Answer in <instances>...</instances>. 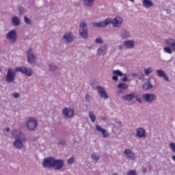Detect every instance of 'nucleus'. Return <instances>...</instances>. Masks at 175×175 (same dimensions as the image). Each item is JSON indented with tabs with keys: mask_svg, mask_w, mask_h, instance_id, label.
<instances>
[{
	"mask_svg": "<svg viewBox=\"0 0 175 175\" xmlns=\"http://www.w3.org/2000/svg\"><path fill=\"white\" fill-rule=\"evenodd\" d=\"M11 135L14 137L15 140L13 142V146L18 150L25 148V142H27V137L23 134L21 130H12Z\"/></svg>",
	"mask_w": 175,
	"mask_h": 175,
	"instance_id": "obj_1",
	"label": "nucleus"
},
{
	"mask_svg": "<svg viewBox=\"0 0 175 175\" xmlns=\"http://www.w3.org/2000/svg\"><path fill=\"white\" fill-rule=\"evenodd\" d=\"M112 73L113 75L112 77V79L114 81H117V80H118V76H124V77L122 79V81H123L124 83H129V81H132V80H133V79L131 78V74H124L120 70H114L112 71Z\"/></svg>",
	"mask_w": 175,
	"mask_h": 175,
	"instance_id": "obj_2",
	"label": "nucleus"
},
{
	"mask_svg": "<svg viewBox=\"0 0 175 175\" xmlns=\"http://www.w3.org/2000/svg\"><path fill=\"white\" fill-rule=\"evenodd\" d=\"M164 43L166 44V46H165L163 48L164 53H166V54H173L175 53V39L174 38H167L164 40Z\"/></svg>",
	"mask_w": 175,
	"mask_h": 175,
	"instance_id": "obj_3",
	"label": "nucleus"
},
{
	"mask_svg": "<svg viewBox=\"0 0 175 175\" xmlns=\"http://www.w3.org/2000/svg\"><path fill=\"white\" fill-rule=\"evenodd\" d=\"M25 124L29 131H35L38 127V120L33 117H29L25 120Z\"/></svg>",
	"mask_w": 175,
	"mask_h": 175,
	"instance_id": "obj_4",
	"label": "nucleus"
},
{
	"mask_svg": "<svg viewBox=\"0 0 175 175\" xmlns=\"http://www.w3.org/2000/svg\"><path fill=\"white\" fill-rule=\"evenodd\" d=\"M16 68H8L7 71V75L5 77V80L7 83H14L16 79Z\"/></svg>",
	"mask_w": 175,
	"mask_h": 175,
	"instance_id": "obj_5",
	"label": "nucleus"
},
{
	"mask_svg": "<svg viewBox=\"0 0 175 175\" xmlns=\"http://www.w3.org/2000/svg\"><path fill=\"white\" fill-rule=\"evenodd\" d=\"M79 34L83 39L88 38V29L87 28V23L81 22L79 24Z\"/></svg>",
	"mask_w": 175,
	"mask_h": 175,
	"instance_id": "obj_6",
	"label": "nucleus"
},
{
	"mask_svg": "<svg viewBox=\"0 0 175 175\" xmlns=\"http://www.w3.org/2000/svg\"><path fill=\"white\" fill-rule=\"evenodd\" d=\"M62 115L64 118H73L75 117V109L70 107H65L62 110Z\"/></svg>",
	"mask_w": 175,
	"mask_h": 175,
	"instance_id": "obj_7",
	"label": "nucleus"
},
{
	"mask_svg": "<svg viewBox=\"0 0 175 175\" xmlns=\"http://www.w3.org/2000/svg\"><path fill=\"white\" fill-rule=\"evenodd\" d=\"M6 39L10 43H16V40H17V31L16 30L10 31L6 35Z\"/></svg>",
	"mask_w": 175,
	"mask_h": 175,
	"instance_id": "obj_8",
	"label": "nucleus"
},
{
	"mask_svg": "<svg viewBox=\"0 0 175 175\" xmlns=\"http://www.w3.org/2000/svg\"><path fill=\"white\" fill-rule=\"evenodd\" d=\"M111 23L114 28H120L124 23V19L121 16H116L113 19L111 18Z\"/></svg>",
	"mask_w": 175,
	"mask_h": 175,
	"instance_id": "obj_9",
	"label": "nucleus"
},
{
	"mask_svg": "<svg viewBox=\"0 0 175 175\" xmlns=\"http://www.w3.org/2000/svg\"><path fill=\"white\" fill-rule=\"evenodd\" d=\"M111 24V18H108L103 22H96L93 23V27L95 28H105V27Z\"/></svg>",
	"mask_w": 175,
	"mask_h": 175,
	"instance_id": "obj_10",
	"label": "nucleus"
},
{
	"mask_svg": "<svg viewBox=\"0 0 175 175\" xmlns=\"http://www.w3.org/2000/svg\"><path fill=\"white\" fill-rule=\"evenodd\" d=\"M16 71L21 72V73L25 75V76H27L28 77H31V76L33 75L32 69L27 67H16Z\"/></svg>",
	"mask_w": 175,
	"mask_h": 175,
	"instance_id": "obj_11",
	"label": "nucleus"
},
{
	"mask_svg": "<svg viewBox=\"0 0 175 175\" xmlns=\"http://www.w3.org/2000/svg\"><path fill=\"white\" fill-rule=\"evenodd\" d=\"M143 98L145 102H147L148 103H152V102L157 100V94L146 93L144 94Z\"/></svg>",
	"mask_w": 175,
	"mask_h": 175,
	"instance_id": "obj_12",
	"label": "nucleus"
},
{
	"mask_svg": "<svg viewBox=\"0 0 175 175\" xmlns=\"http://www.w3.org/2000/svg\"><path fill=\"white\" fill-rule=\"evenodd\" d=\"M64 167V161L62 159H53V165L52 168L55 170H61Z\"/></svg>",
	"mask_w": 175,
	"mask_h": 175,
	"instance_id": "obj_13",
	"label": "nucleus"
},
{
	"mask_svg": "<svg viewBox=\"0 0 175 175\" xmlns=\"http://www.w3.org/2000/svg\"><path fill=\"white\" fill-rule=\"evenodd\" d=\"M27 59L29 64H35L36 62V56L33 54L32 49H29L27 51Z\"/></svg>",
	"mask_w": 175,
	"mask_h": 175,
	"instance_id": "obj_14",
	"label": "nucleus"
},
{
	"mask_svg": "<svg viewBox=\"0 0 175 175\" xmlns=\"http://www.w3.org/2000/svg\"><path fill=\"white\" fill-rule=\"evenodd\" d=\"M136 137L139 139H146V137H147L146 129L143 127L138 128L136 130Z\"/></svg>",
	"mask_w": 175,
	"mask_h": 175,
	"instance_id": "obj_15",
	"label": "nucleus"
},
{
	"mask_svg": "<svg viewBox=\"0 0 175 175\" xmlns=\"http://www.w3.org/2000/svg\"><path fill=\"white\" fill-rule=\"evenodd\" d=\"M54 163V157H46L44 159L42 162L43 167H51L53 168V165Z\"/></svg>",
	"mask_w": 175,
	"mask_h": 175,
	"instance_id": "obj_16",
	"label": "nucleus"
},
{
	"mask_svg": "<svg viewBox=\"0 0 175 175\" xmlns=\"http://www.w3.org/2000/svg\"><path fill=\"white\" fill-rule=\"evenodd\" d=\"M124 154L128 159H131V161H135L136 159V155L131 149H125Z\"/></svg>",
	"mask_w": 175,
	"mask_h": 175,
	"instance_id": "obj_17",
	"label": "nucleus"
},
{
	"mask_svg": "<svg viewBox=\"0 0 175 175\" xmlns=\"http://www.w3.org/2000/svg\"><path fill=\"white\" fill-rule=\"evenodd\" d=\"M97 91L101 98H103V99H109V96L107 95L106 89H105V88L102 86H98Z\"/></svg>",
	"mask_w": 175,
	"mask_h": 175,
	"instance_id": "obj_18",
	"label": "nucleus"
},
{
	"mask_svg": "<svg viewBox=\"0 0 175 175\" xmlns=\"http://www.w3.org/2000/svg\"><path fill=\"white\" fill-rule=\"evenodd\" d=\"M74 38L75 36H73V33L71 32L66 33L63 36V40H64L66 43L73 42Z\"/></svg>",
	"mask_w": 175,
	"mask_h": 175,
	"instance_id": "obj_19",
	"label": "nucleus"
},
{
	"mask_svg": "<svg viewBox=\"0 0 175 175\" xmlns=\"http://www.w3.org/2000/svg\"><path fill=\"white\" fill-rule=\"evenodd\" d=\"M124 49H132L135 48V41L133 40H127L124 41Z\"/></svg>",
	"mask_w": 175,
	"mask_h": 175,
	"instance_id": "obj_20",
	"label": "nucleus"
},
{
	"mask_svg": "<svg viewBox=\"0 0 175 175\" xmlns=\"http://www.w3.org/2000/svg\"><path fill=\"white\" fill-rule=\"evenodd\" d=\"M156 73L159 77H163L165 81H170L169 77H167L166 72H165V71H163V70H157Z\"/></svg>",
	"mask_w": 175,
	"mask_h": 175,
	"instance_id": "obj_21",
	"label": "nucleus"
},
{
	"mask_svg": "<svg viewBox=\"0 0 175 175\" xmlns=\"http://www.w3.org/2000/svg\"><path fill=\"white\" fill-rule=\"evenodd\" d=\"M107 53V45H103L97 50V55H105Z\"/></svg>",
	"mask_w": 175,
	"mask_h": 175,
	"instance_id": "obj_22",
	"label": "nucleus"
},
{
	"mask_svg": "<svg viewBox=\"0 0 175 175\" xmlns=\"http://www.w3.org/2000/svg\"><path fill=\"white\" fill-rule=\"evenodd\" d=\"M120 38L122 39H131L132 38V34L128 30H123L120 32Z\"/></svg>",
	"mask_w": 175,
	"mask_h": 175,
	"instance_id": "obj_23",
	"label": "nucleus"
},
{
	"mask_svg": "<svg viewBox=\"0 0 175 175\" xmlns=\"http://www.w3.org/2000/svg\"><path fill=\"white\" fill-rule=\"evenodd\" d=\"M96 129L98 132H100V133H101V135H103V137H107L109 136V133H107V131L103 128H101L100 126L96 124Z\"/></svg>",
	"mask_w": 175,
	"mask_h": 175,
	"instance_id": "obj_24",
	"label": "nucleus"
},
{
	"mask_svg": "<svg viewBox=\"0 0 175 175\" xmlns=\"http://www.w3.org/2000/svg\"><path fill=\"white\" fill-rule=\"evenodd\" d=\"M143 90H145V91H148L151 90V88H154V85L151 84V81H150V79L148 80L147 83H145L142 85Z\"/></svg>",
	"mask_w": 175,
	"mask_h": 175,
	"instance_id": "obj_25",
	"label": "nucleus"
},
{
	"mask_svg": "<svg viewBox=\"0 0 175 175\" xmlns=\"http://www.w3.org/2000/svg\"><path fill=\"white\" fill-rule=\"evenodd\" d=\"M142 5L144 8H152L154 6V2L151 0H142Z\"/></svg>",
	"mask_w": 175,
	"mask_h": 175,
	"instance_id": "obj_26",
	"label": "nucleus"
},
{
	"mask_svg": "<svg viewBox=\"0 0 175 175\" xmlns=\"http://www.w3.org/2000/svg\"><path fill=\"white\" fill-rule=\"evenodd\" d=\"M12 24L14 25V27H18L20 24H21V22L20 21V18L17 16H13L12 18Z\"/></svg>",
	"mask_w": 175,
	"mask_h": 175,
	"instance_id": "obj_27",
	"label": "nucleus"
},
{
	"mask_svg": "<svg viewBox=\"0 0 175 175\" xmlns=\"http://www.w3.org/2000/svg\"><path fill=\"white\" fill-rule=\"evenodd\" d=\"M136 94L133 93L131 94L122 96V98L124 99V100H132V99H134V98H136Z\"/></svg>",
	"mask_w": 175,
	"mask_h": 175,
	"instance_id": "obj_28",
	"label": "nucleus"
},
{
	"mask_svg": "<svg viewBox=\"0 0 175 175\" xmlns=\"http://www.w3.org/2000/svg\"><path fill=\"white\" fill-rule=\"evenodd\" d=\"M83 2L85 6H87L88 8H91L92 6H94L95 0H83Z\"/></svg>",
	"mask_w": 175,
	"mask_h": 175,
	"instance_id": "obj_29",
	"label": "nucleus"
},
{
	"mask_svg": "<svg viewBox=\"0 0 175 175\" xmlns=\"http://www.w3.org/2000/svg\"><path fill=\"white\" fill-rule=\"evenodd\" d=\"M154 69H152V67H148V68H144V74L146 75V76H148V75H151V73H152Z\"/></svg>",
	"mask_w": 175,
	"mask_h": 175,
	"instance_id": "obj_30",
	"label": "nucleus"
},
{
	"mask_svg": "<svg viewBox=\"0 0 175 175\" xmlns=\"http://www.w3.org/2000/svg\"><path fill=\"white\" fill-rule=\"evenodd\" d=\"M129 86L125 83H121L118 85V88L120 90H126Z\"/></svg>",
	"mask_w": 175,
	"mask_h": 175,
	"instance_id": "obj_31",
	"label": "nucleus"
},
{
	"mask_svg": "<svg viewBox=\"0 0 175 175\" xmlns=\"http://www.w3.org/2000/svg\"><path fill=\"white\" fill-rule=\"evenodd\" d=\"M89 117H90L92 122H95V121H96V116H95V113H94V112L90 111Z\"/></svg>",
	"mask_w": 175,
	"mask_h": 175,
	"instance_id": "obj_32",
	"label": "nucleus"
},
{
	"mask_svg": "<svg viewBox=\"0 0 175 175\" xmlns=\"http://www.w3.org/2000/svg\"><path fill=\"white\" fill-rule=\"evenodd\" d=\"M91 158L92 161H94L95 162H96V161L99 160V155L97 153H92L91 154Z\"/></svg>",
	"mask_w": 175,
	"mask_h": 175,
	"instance_id": "obj_33",
	"label": "nucleus"
},
{
	"mask_svg": "<svg viewBox=\"0 0 175 175\" xmlns=\"http://www.w3.org/2000/svg\"><path fill=\"white\" fill-rule=\"evenodd\" d=\"M49 69L50 70H51L52 72H55V70H57V69H58V68L57 67V66H55V64H51L49 66Z\"/></svg>",
	"mask_w": 175,
	"mask_h": 175,
	"instance_id": "obj_34",
	"label": "nucleus"
},
{
	"mask_svg": "<svg viewBox=\"0 0 175 175\" xmlns=\"http://www.w3.org/2000/svg\"><path fill=\"white\" fill-rule=\"evenodd\" d=\"M170 148L172 152H175V144L174 142H170Z\"/></svg>",
	"mask_w": 175,
	"mask_h": 175,
	"instance_id": "obj_35",
	"label": "nucleus"
},
{
	"mask_svg": "<svg viewBox=\"0 0 175 175\" xmlns=\"http://www.w3.org/2000/svg\"><path fill=\"white\" fill-rule=\"evenodd\" d=\"M95 42L97 44H102V43H103V40H102V38L98 37V38H96Z\"/></svg>",
	"mask_w": 175,
	"mask_h": 175,
	"instance_id": "obj_36",
	"label": "nucleus"
},
{
	"mask_svg": "<svg viewBox=\"0 0 175 175\" xmlns=\"http://www.w3.org/2000/svg\"><path fill=\"white\" fill-rule=\"evenodd\" d=\"M75 163V158L71 157L69 159H68L67 161V163H68V165H72Z\"/></svg>",
	"mask_w": 175,
	"mask_h": 175,
	"instance_id": "obj_37",
	"label": "nucleus"
},
{
	"mask_svg": "<svg viewBox=\"0 0 175 175\" xmlns=\"http://www.w3.org/2000/svg\"><path fill=\"white\" fill-rule=\"evenodd\" d=\"M25 23H26V24H31V19L27 16H25Z\"/></svg>",
	"mask_w": 175,
	"mask_h": 175,
	"instance_id": "obj_38",
	"label": "nucleus"
},
{
	"mask_svg": "<svg viewBox=\"0 0 175 175\" xmlns=\"http://www.w3.org/2000/svg\"><path fill=\"white\" fill-rule=\"evenodd\" d=\"M127 175H136V171L135 170H131L127 173Z\"/></svg>",
	"mask_w": 175,
	"mask_h": 175,
	"instance_id": "obj_39",
	"label": "nucleus"
},
{
	"mask_svg": "<svg viewBox=\"0 0 175 175\" xmlns=\"http://www.w3.org/2000/svg\"><path fill=\"white\" fill-rule=\"evenodd\" d=\"M13 97L15 98L16 99H17L18 98H20V94L18 93H14L12 94Z\"/></svg>",
	"mask_w": 175,
	"mask_h": 175,
	"instance_id": "obj_40",
	"label": "nucleus"
},
{
	"mask_svg": "<svg viewBox=\"0 0 175 175\" xmlns=\"http://www.w3.org/2000/svg\"><path fill=\"white\" fill-rule=\"evenodd\" d=\"M118 49L119 50H124V49H125V46H124V44H123V45H120L118 46Z\"/></svg>",
	"mask_w": 175,
	"mask_h": 175,
	"instance_id": "obj_41",
	"label": "nucleus"
},
{
	"mask_svg": "<svg viewBox=\"0 0 175 175\" xmlns=\"http://www.w3.org/2000/svg\"><path fill=\"white\" fill-rule=\"evenodd\" d=\"M85 99L88 100V102H90L91 100V96L86 95L85 96Z\"/></svg>",
	"mask_w": 175,
	"mask_h": 175,
	"instance_id": "obj_42",
	"label": "nucleus"
},
{
	"mask_svg": "<svg viewBox=\"0 0 175 175\" xmlns=\"http://www.w3.org/2000/svg\"><path fill=\"white\" fill-rule=\"evenodd\" d=\"M19 11H20V14H24V8H20Z\"/></svg>",
	"mask_w": 175,
	"mask_h": 175,
	"instance_id": "obj_43",
	"label": "nucleus"
},
{
	"mask_svg": "<svg viewBox=\"0 0 175 175\" xmlns=\"http://www.w3.org/2000/svg\"><path fill=\"white\" fill-rule=\"evenodd\" d=\"M139 80H144V75H142L140 77H138Z\"/></svg>",
	"mask_w": 175,
	"mask_h": 175,
	"instance_id": "obj_44",
	"label": "nucleus"
},
{
	"mask_svg": "<svg viewBox=\"0 0 175 175\" xmlns=\"http://www.w3.org/2000/svg\"><path fill=\"white\" fill-rule=\"evenodd\" d=\"M142 173H147V169H146V167L142 169Z\"/></svg>",
	"mask_w": 175,
	"mask_h": 175,
	"instance_id": "obj_45",
	"label": "nucleus"
},
{
	"mask_svg": "<svg viewBox=\"0 0 175 175\" xmlns=\"http://www.w3.org/2000/svg\"><path fill=\"white\" fill-rule=\"evenodd\" d=\"M131 76H133V77H136V76H137V74H136V73H131Z\"/></svg>",
	"mask_w": 175,
	"mask_h": 175,
	"instance_id": "obj_46",
	"label": "nucleus"
},
{
	"mask_svg": "<svg viewBox=\"0 0 175 175\" xmlns=\"http://www.w3.org/2000/svg\"><path fill=\"white\" fill-rule=\"evenodd\" d=\"M172 159L173 161L175 162V155H173Z\"/></svg>",
	"mask_w": 175,
	"mask_h": 175,
	"instance_id": "obj_47",
	"label": "nucleus"
},
{
	"mask_svg": "<svg viewBox=\"0 0 175 175\" xmlns=\"http://www.w3.org/2000/svg\"><path fill=\"white\" fill-rule=\"evenodd\" d=\"M10 128L8 127V128L6 129V131H7V132H10Z\"/></svg>",
	"mask_w": 175,
	"mask_h": 175,
	"instance_id": "obj_48",
	"label": "nucleus"
},
{
	"mask_svg": "<svg viewBox=\"0 0 175 175\" xmlns=\"http://www.w3.org/2000/svg\"><path fill=\"white\" fill-rule=\"evenodd\" d=\"M137 100H138V102H139V103H142V100H140V99H137Z\"/></svg>",
	"mask_w": 175,
	"mask_h": 175,
	"instance_id": "obj_49",
	"label": "nucleus"
},
{
	"mask_svg": "<svg viewBox=\"0 0 175 175\" xmlns=\"http://www.w3.org/2000/svg\"><path fill=\"white\" fill-rule=\"evenodd\" d=\"M129 1L130 2H132V3L135 2V0H129Z\"/></svg>",
	"mask_w": 175,
	"mask_h": 175,
	"instance_id": "obj_50",
	"label": "nucleus"
},
{
	"mask_svg": "<svg viewBox=\"0 0 175 175\" xmlns=\"http://www.w3.org/2000/svg\"><path fill=\"white\" fill-rule=\"evenodd\" d=\"M103 118V120H105V118Z\"/></svg>",
	"mask_w": 175,
	"mask_h": 175,
	"instance_id": "obj_51",
	"label": "nucleus"
},
{
	"mask_svg": "<svg viewBox=\"0 0 175 175\" xmlns=\"http://www.w3.org/2000/svg\"><path fill=\"white\" fill-rule=\"evenodd\" d=\"M113 175H117L116 174H113Z\"/></svg>",
	"mask_w": 175,
	"mask_h": 175,
	"instance_id": "obj_52",
	"label": "nucleus"
}]
</instances>
